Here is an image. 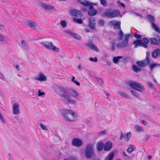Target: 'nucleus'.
Instances as JSON below:
<instances>
[{
  "label": "nucleus",
  "mask_w": 160,
  "mask_h": 160,
  "mask_svg": "<svg viewBox=\"0 0 160 160\" xmlns=\"http://www.w3.org/2000/svg\"><path fill=\"white\" fill-rule=\"evenodd\" d=\"M152 158V157L151 155H148L147 156V158L149 160H151Z\"/></svg>",
  "instance_id": "obj_60"
},
{
  "label": "nucleus",
  "mask_w": 160,
  "mask_h": 160,
  "mask_svg": "<svg viewBox=\"0 0 160 160\" xmlns=\"http://www.w3.org/2000/svg\"><path fill=\"white\" fill-rule=\"evenodd\" d=\"M4 77L3 75L1 73H0V78L2 79H4Z\"/></svg>",
  "instance_id": "obj_57"
},
{
  "label": "nucleus",
  "mask_w": 160,
  "mask_h": 160,
  "mask_svg": "<svg viewBox=\"0 0 160 160\" xmlns=\"http://www.w3.org/2000/svg\"><path fill=\"white\" fill-rule=\"evenodd\" d=\"M85 156L87 158H91L94 154L93 150V147L92 144H88L85 151Z\"/></svg>",
  "instance_id": "obj_7"
},
{
  "label": "nucleus",
  "mask_w": 160,
  "mask_h": 160,
  "mask_svg": "<svg viewBox=\"0 0 160 160\" xmlns=\"http://www.w3.org/2000/svg\"><path fill=\"white\" fill-rule=\"evenodd\" d=\"M112 147V143L110 141L107 142L104 146V149L106 151H108L111 149Z\"/></svg>",
  "instance_id": "obj_16"
},
{
  "label": "nucleus",
  "mask_w": 160,
  "mask_h": 160,
  "mask_svg": "<svg viewBox=\"0 0 160 160\" xmlns=\"http://www.w3.org/2000/svg\"><path fill=\"white\" fill-rule=\"evenodd\" d=\"M78 68L80 70H81L82 68V65L80 64H79L78 67Z\"/></svg>",
  "instance_id": "obj_62"
},
{
  "label": "nucleus",
  "mask_w": 160,
  "mask_h": 160,
  "mask_svg": "<svg viewBox=\"0 0 160 160\" xmlns=\"http://www.w3.org/2000/svg\"><path fill=\"white\" fill-rule=\"evenodd\" d=\"M148 85L150 87H152V84L151 82H149L148 83Z\"/></svg>",
  "instance_id": "obj_61"
},
{
  "label": "nucleus",
  "mask_w": 160,
  "mask_h": 160,
  "mask_svg": "<svg viewBox=\"0 0 160 160\" xmlns=\"http://www.w3.org/2000/svg\"><path fill=\"white\" fill-rule=\"evenodd\" d=\"M60 24L63 28H65L67 26V22L64 20H62L61 21Z\"/></svg>",
  "instance_id": "obj_36"
},
{
  "label": "nucleus",
  "mask_w": 160,
  "mask_h": 160,
  "mask_svg": "<svg viewBox=\"0 0 160 160\" xmlns=\"http://www.w3.org/2000/svg\"><path fill=\"white\" fill-rule=\"evenodd\" d=\"M73 82L75 83L78 86H79L80 85V83L76 80L74 81Z\"/></svg>",
  "instance_id": "obj_56"
},
{
  "label": "nucleus",
  "mask_w": 160,
  "mask_h": 160,
  "mask_svg": "<svg viewBox=\"0 0 160 160\" xmlns=\"http://www.w3.org/2000/svg\"><path fill=\"white\" fill-rule=\"evenodd\" d=\"M116 22L114 21H112L109 22V24L114 26Z\"/></svg>",
  "instance_id": "obj_53"
},
{
  "label": "nucleus",
  "mask_w": 160,
  "mask_h": 160,
  "mask_svg": "<svg viewBox=\"0 0 160 160\" xmlns=\"http://www.w3.org/2000/svg\"><path fill=\"white\" fill-rule=\"evenodd\" d=\"M114 44V43L112 44L111 47L112 50L113 51H114L115 50Z\"/></svg>",
  "instance_id": "obj_54"
},
{
  "label": "nucleus",
  "mask_w": 160,
  "mask_h": 160,
  "mask_svg": "<svg viewBox=\"0 0 160 160\" xmlns=\"http://www.w3.org/2000/svg\"><path fill=\"white\" fill-rule=\"evenodd\" d=\"M42 6L45 10H46L53 9L54 8L53 6L49 4H47L45 3H42Z\"/></svg>",
  "instance_id": "obj_15"
},
{
  "label": "nucleus",
  "mask_w": 160,
  "mask_h": 160,
  "mask_svg": "<svg viewBox=\"0 0 160 160\" xmlns=\"http://www.w3.org/2000/svg\"><path fill=\"white\" fill-rule=\"evenodd\" d=\"M150 40V43L152 45H158V41L156 38H151Z\"/></svg>",
  "instance_id": "obj_25"
},
{
  "label": "nucleus",
  "mask_w": 160,
  "mask_h": 160,
  "mask_svg": "<svg viewBox=\"0 0 160 160\" xmlns=\"http://www.w3.org/2000/svg\"><path fill=\"white\" fill-rule=\"evenodd\" d=\"M134 128L138 132H143V131L142 128L138 125H135L134 126Z\"/></svg>",
  "instance_id": "obj_34"
},
{
  "label": "nucleus",
  "mask_w": 160,
  "mask_h": 160,
  "mask_svg": "<svg viewBox=\"0 0 160 160\" xmlns=\"http://www.w3.org/2000/svg\"><path fill=\"white\" fill-rule=\"evenodd\" d=\"M70 14L74 16H78L82 15V13L81 11L77 10L75 9H72L70 11Z\"/></svg>",
  "instance_id": "obj_14"
},
{
  "label": "nucleus",
  "mask_w": 160,
  "mask_h": 160,
  "mask_svg": "<svg viewBox=\"0 0 160 160\" xmlns=\"http://www.w3.org/2000/svg\"><path fill=\"white\" fill-rule=\"evenodd\" d=\"M70 94L71 96L74 98H77L79 96L78 92L75 89H71L70 90Z\"/></svg>",
  "instance_id": "obj_19"
},
{
  "label": "nucleus",
  "mask_w": 160,
  "mask_h": 160,
  "mask_svg": "<svg viewBox=\"0 0 160 160\" xmlns=\"http://www.w3.org/2000/svg\"><path fill=\"white\" fill-rule=\"evenodd\" d=\"M107 133V131L106 130H103V131L100 132H99V134H105Z\"/></svg>",
  "instance_id": "obj_51"
},
{
  "label": "nucleus",
  "mask_w": 160,
  "mask_h": 160,
  "mask_svg": "<svg viewBox=\"0 0 160 160\" xmlns=\"http://www.w3.org/2000/svg\"><path fill=\"white\" fill-rule=\"evenodd\" d=\"M159 65L157 63H152L149 64V66L150 68V69L151 70L153 69L155 67H156L157 66H159Z\"/></svg>",
  "instance_id": "obj_39"
},
{
  "label": "nucleus",
  "mask_w": 160,
  "mask_h": 160,
  "mask_svg": "<svg viewBox=\"0 0 160 160\" xmlns=\"http://www.w3.org/2000/svg\"><path fill=\"white\" fill-rule=\"evenodd\" d=\"M114 153L113 152H111L106 158L105 160H112L114 156Z\"/></svg>",
  "instance_id": "obj_27"
},
{
  "label": "nucleus",
  "mask_w": 160,
  "mask_h": 160,
  "mask_svg": "<svg viewBox=\"0 0 160 160\" xmlns=\"http://www.w3.org/2000/svg\"><path fill=\"white\" fill-rule=\"evenodd\" d=\"M123 137V134L122 133L120 136V138L121 140H122Z\"/></svg>",
  "instance_id": "obj_63"
},
{
  "label": "nucleus",
  "mask_w": 160,
  "mask_h": 160,
  "mask_svg": "<svg viewBox=\"0 0 160 160\" xmlns=\"http://www.w3.org/2000/svg\"><path fill=\"white\" fill-rule=\"evenodd\" d=\"M73 21L75 22L79 23V24H82V21L81 19H78L76 18H73Z\"/></svg>",
  "instance_id": "obj_38"
},
{
  "label": "nucleus",
  "mask_w": 160,
  "mask_h": 160,
  "mask_svg": "<svg viewBox=\"0 0 160 160\" xmlns=\"http://www.w3.org/2000/svg\"><path fill=\"white\" fill-rule=\"evenodd\" d=\"M36 94L37 96L39 97H41L42 96L44 95L45 93L44 92H42L40 90H39Z\"/></svg>",
  "instance_id": "obj_40"
},
{
  "label": "nucleus",
  "mask_w": 160,
  "mask_h": 160,
  "mask_svg": "<svg viewBox=\"0 0 160 160\" xmlns=\"http://www.w3.org/2000/svg\"><path fill=\"white\" fill-rule=\"evenodd\" d=\"M39 126H40V128H42L43 130H47L48 128L45 126L43 124L40 123L39 124Z\"/></svg>",
  "instance_id": "obj_43"
},
{
  "label": "nucleus",
  "mask_w": 160,
  "mask_h": 160,
  "mask_svg": "<svg viewBox=\"0 0 160 160\" xmlns=\"http://www.w3.org/2000/svg\"><path fill=\"white\" fill-rule=\"evenodd\" d=\"M132 69L134 71L136 72H139L141 70L140 68L135 65H134L132 66Z\"/></svg>",
  "instance_id": "obj_35"
},
{
  "label": "nucleus",
  "mask_w": 160,
  "mask_h": 160,
  "mask_svg": "<svg viewBox=\"0 0 160 160\" xmlns=\"http://www.w3.org/2000/svg\"><path fill=\"white\" fill-rule=\"evenodd\" d=\"M131 136V132H129L127 133L126 135L124 136L125 140L126 141H128L130 139Z\"/></svg>",
  "instance_id": "obj_31"
},
{
  "label": "nucleus",
  "mask_w": 160,
  "mask_h": 160,
  "mask_svg": "<svg viewBox=\"0 0 160 160\" xmlns=\"http://www.w3.org/2000/svg\"><path fill=\"white\" fill-rule=\"evenodd\" d=\"M141 46L145 48H146L148 47V45H147V44H146V43H144L142 42V43H141Z\"/></svg>",
  "instance_id": "obj_50"
},
{
  "label": "nucleus",
  "mask_w": 160,
  "mask_h": 160,
  "mask_svg": "<svg viewBox=\"0 0 160 160\" xmlns=\"http://www.w3.org/2000/svg\"><path fill=\"white\" fill-rule=\"evenodd\" d=\"M158 56H160V49H156L152 52V57L154 58H156Z\"/></svg>",
  "instance_id": "obj_17"
},
{
  "label": "nucleus",
  "mask_w": 160,
  "mask_h": 160,
  "mask_svg": "<svg viewBox=\"0 0 160 160\" xmlns=\"http://www.w3.org/2000/svg\"><path fill=\"white\" fill-rule=\"evenodd\" d=\"M75 78L74 76H73L72 77V79L71 80V81L72 82H74V81H75Z\"/></svg>",
  "instance_id": "obj_64"
},
{
  "label": "nucleus",
  "mask_w": 160,
  "mask_h": 160,
  "mask_svg": "<svg viewBox=\"0 0 160 160\" xmlns=\"http://www.w3.org/2000/svg\"><path fill=\"white\" fill-rule=\"evenodd\" d=\"M21 43L22 47L24 49L27 51H28L29 50V46L24 40H22L21 41Z\"/></svg>",
  "instance_id": "obj_20"
},
{
  "label": "nucleus",
  "mask_w": 160,
  "mask_h": 160,
  "mask_svg": "<svg viewBox=\"0 0 160 160\" xmlns=\"http://www.w3.org/2000/svg\"><path fill=\"white\" fill-rule=\"evenodd\" d=\"M64 160H77L76 158L74 156L70 157L69 159H65Z\"/></svg>",
  "instance_id": "obj_49"
},
{
  "label": "nucleus",
  "mask_w": 160,
  "mask_h": 160,
  "mask_svg": "<svg viewBox=\"0 0 160 160\" xmlns=\"http://www.w3.org/2000/svg\"><path fill=\"white\" fill-rule=\"evenodd\" d=\"M118 3L121 6L123 7V8L125 7V6L124 4L122 2H121L120 1H118Z\"/></svg>",
  "instance_id": "obj_52"
},
{
  "label": "nucleus",
  "mask_w": 160,
  "mask_h": 160,
  "mask_svg": "<svg viewBox=\"0 0 160 160\" xmlns=\"http://www.w3.org/2000/svg\"><path fill=\"white\" fill-rule=\"evenodd\" d=\"M131 36L130 34H127L125 35L124 40L121 43H119L116 44V47L117 48H121L127 47L128 44L129 38Z\"/></svg>",
  "instance_id": "obj_6"
},
{
  "label": "nucleus",
  "mask_w": 160,
  "mask_h": 160,
  "mask_svg": "<svg viewBox=\"0 0 160 160\" xmlns=\"http://www.w3.org/2000/svg\"><path fill=\"white\" fill-rule=\"evenodd\" d=\"M72 145L76 146L79 147L81 146L82 144V140L78 138H74L72 142Z\"/></svg>",
  "instance_id": "obj_12"
},
{
  "label": "nucleus",
  "mask_w": 160,
  "mask_h": 160,
  "mask_svg": "<svg viewBox=\"0 0 160 160\" xmlns=\"http://www.w3.org/2000/svg\"><path fill=\"white\" fill-rule=\"evenodd\" d=\"M134 36L135 38H136L137 39L141 38L142 37V36L141 35L138 34L136 33H134Z\"/></svg>",
  "instance_id": "obj_47"
},
{
  "label": "nucleus",
  "mask_w": 160,
  "mask_h": 160,
  "mask_svg": "<svg viewBox=\"0 0 160 160\" xmlns=\"http://www.w3.org/2000/svg\"><path fill=\"white\" fill-rule=\"evenodd\" d=\"M131 92H132V94L135 97L137 98L139 97V95L138 94L136 91L132 90L131 91Z\"/></svg>",
  "instance_id": "obj_44"
},
{
  "label": "nucleus",
  "mask_w": 160,
  "mask_h": 160,
  "mask_svg": "<svg viewBox=\"0 0 160 160\" xmlns=\"http://www.w3.org/2000/svg\"><path fill=\"white\" fill-rule=\"evenodd\" d=\"M134 148V147L133 146H131L128 148L127 149V151L129 152H131L133 151Z\"/></svg>",
  "instance_id": "obj_41"
},
{
  "label": "nucleus",
  "mask_w": 160,
  "mask_h": 160,
  "mask_svg": "<svg viewBox=\"0 0 160 160\" xmlns=\"http://www.w3.org/2000/svg\"><path fill=\"white\" fill-rule=\"evenodd\" d=\"M34 79L36 80L41 82L45 81L47 80V77L41 72L39 73L38 76L35 77Z\"/></svg>",
  "instance_id": "obj_9"
},
{
  "label": "nucleus",
  "mask_w": 160,
  "mask_h": 160,
  "mask_svg": "<svg viewBox=\"0 0 160 160\" xmlns=\"http://www.w3.org/2000/svg\"><path fill=\"white\" fill-rule=\"evenodd\" d=\"M4 40V38L0 35V42Z\"/></svg>",
  "instance_id": "obj_58"
},
{
  "label": "nucleus",
  "mask_w": 160,
  "mask_h": 160,
  "mask_svg": "<svg viewBox=\"0 0 160 160\" xmlns=\"http://www.w3.org/2000/svg\"><path fill=\"white\" fill-rule=\"evenodd\" d=\"M147 17L149 20L152 22V23L155 22V19L153 16L150 14H148L147 15Z\"/></svg>",
  "instance_id": "obj_33"
},
{
  "label": "nucleus",
  "mask_w": 160,
  "mask_h": 160,
  "mask_svg": "<svg viewBox=\"0 0 160 160\" xmlns=\"http://www.w3.org/2000/svg\"><path fill=\"white\" fill-rule=\"evenodd\" d=\"M101 3L104 6H107V1L106 0H100Z\"/></svg>",
  "instance_id": "obj_45"
},
{
  "label": "nucleus",
  "mask_w": 160,
  "mask_h": 160,
  "mask_svg": "<svg viewBox=\"0 0 160 160\" xmlns=\"http://www.w3.org/2000/svg\"><path fill=\"white\" fill-rule=\"evenodd\" d=\"M40 43L48 49L52 50L57 52H58L60 51L59 49L56 46H53L52 43L51 42H41Z\"/></svg>",
  "instance_id": "obj_8"
},
{
  "label": "nucleus",
  "mask_w": 160,
  "mask_h": 160,
  "mask_svg": "<svg viewBox=\"0 0 160 160\" xmlns=\"http://www.w3.org/2000/svg\"><path fill=\"white\" fill-rule=\"evenodd\" d=\"M152 28L158 32H160V29L158 26L154 22H152Z\"/></svg>",
  "instance_id": "obj_24"
},
{
  "label": "nucleus",
  "mask_w": 160,
  "mask_h": 160,
  "mask_svg": "<svg viewBox=\"0 0 160 160\" xmlns=\"http://www.w3.org/2000/svg\"><path fill=\"white\" fill-rule=\"evenodd\" d=\"M120 25V22L119 21H117L116 22L115 24H114V28L115 29H119L120 30V29H121Z\"/></svg>",
  "instance_id": "obj_32"
},
{
  "label": "nucleus",
  "mask_w": 160,
  "mask_h": 160,
  "mask_svg": "<svg viewBox=\"0 0 160 160\" xmlns=\"http://www.w3.org/2000/svg\"><path fill=\"white\" fill-rule=\"evenodd\" d=\"M142 41L146 44H148L149 42L148 39L146 38H144L142 39Z\"/></svg>",
  "instance_id": "obj_46"
},
{
  "label": "nucleus",
  "mask_w": 160,
  "mask_h": 160,
  "mask_svg": "<svg viewBox=\"0 0 160 160\" xmlns=\"http://www.w3.org/2000/svg\"><path fill=\"white\" fill-rule=\"evenodd\" d=\"M55 90L58 94L62 99L69 103L74 104L75 101L71 98L69 95L66 92V89L63 87L58 85H56L55 87Z\"/></svg>",
  "instance_id": "obj_1"
},
{
  "label": "nucleus",
  "mask_w": 160,
  "mask_h": 160,
  "mask_svg": "<svg viewBox=\"0 0 160 160\" xmlns=\"http://www.w3.org/2000/svg\"><path fill=\"white\" fill-rule=\"evenodd\" d=\"M142 41L141 40H135L133 42V44L134 45V48H136L138 47L141 46Z\"/></svg>",
  "instance_id": "obj_22"
},
{
  "label": "nucleus",
  "mask_w": 160,
  "mask_h": 160,
  "mask_svg": "<svg viewBox=\"0 0 160 160\" xmlns=\"http://www.w3.org/2000/svg\"><path fill=\"white\" fill-rule=\"evenodd\" d=\"M141 122L142 124L145 125H146L147 124V122L145 121L142 120Z\"/></svg>",
  "instance_id": "obj_59"
},
{
  "label": "nucleus",
  "mask_w": 160,
  "mask_h": 160,
  "mask_svg": "<svg viewBox=\"0 0 160 160\" xmlns=\"http://www.w3.org/2000/svg\"><path fill=\"white\" fill-rule=\"evenodd\" d=\"M89 60L92 62H96L98 61L97 58L96 57L94 58H89Z\"/></svg>",
  "instance_id": "obj_48"
},
{
  "label": "nucleus",
  "mask_w": 160,
  "mask_h": 160,
  "mask_svg": "<svg viewBox=\"0 0 160 160\" xmlns=\"http://www.w3.org/2000/svg\"><path fill=\"white\" fill-rule=\"evenodd\" d=\"M152 28L158 32H160V29L158 26L154 22H152Z\"/></svg>",
  "instance_id": "obj_23"
},
{
  "label": "nucleus",
  "mask_w": 160,
  "mask_h": 160,
  "mask_svg": "<svg viewBox=\"0 0 160 160\" xmlns=\"http://www.w3.org/2000/svg\"><path fill=\"white\" fill-rule=\"evenodd\" d=\"M78 2L80 3L82 5L85 6H88L90 10L88 13L90 16H93L95 15L97 13V11L93 9V7L92 6V4L89 2L84 1L81 2V0H78Z\"/></svg>",
  "instance_id": "obj_4"
},
{
  "label": "nucleus",
  "mask_w": 160,
  "mask_h": 160,
  "mask_svg": "<svg viewBox=\"0 0 160 160\" xmlns=\"http://www.w3.org/2000/svg\"><path fill=\"white\" fill-rule=\"evenodd\" d=\"M15 68L18 70H20V68L18 65H16L15 66Z\"/></svg>",
  "instance_id": "obj_55"
},
{
  "label": "nucleus",
  "mask_w": 160,
  "mask_h": 160,
  "mask_svg": "<svg viewBox=\"0 0 160 160\" xmlns=\"http://www.w3.org/2000/svg\"><path fill=\"white\" fill-rule=\"evenodd\" d=\"M136 63L140 67H144L146 65L145 61H137Z\"/></svg>",
  "instance_id": "obj_29"
},
{
  "label": "nucleus",
  "mask_w": 160,
  "mask_h": 160,
  "mask_svg": "<svg viewBox=\"0 0 160 160\" xmlns=\"http://www.w3.org/2000/svg\"><path fill=\"white\" fill-rule=\"evenodd\" d=\"M120 14V12L118 10H112L110 9H106L104 13L102 14V16L103 17H108L109 18H113L118 16Z\"/></svg>",
  "instance_id": "obj_3"
},
{
  "label": "nucleus",
  "mask_w": 160,
  "mask_h": 160,
  "mask_svg": "<svg viewBox=\"0 0 160 160\" xmlns=\"http://www.w3.org/2000/svg\"><path fill=\"white\" fill-rule=\"evenodd\" d=\"M96 21L94 18L91 17L89 18L88 25L92 29L94 28L95 26Z\"/></svg>",
  "instance_id": "obj_13"
},
{
  "label": "nucleus",
  "mask_w": 160,
  "mask_h": 160,
  "mask_svg": "<svg viewBox=\"0 0 160 160\" xmlns=\"http://www.w3.org/2000/svg\"><path fill=\"white\" fill-rule=\"evenodd\" d=\"M68 34L72 36L74 38L78 40H80L81 38V36L78 34L73 33L69 31H67L66 32Z\"/></svg>",
  "instance_id": "obj_18"
},
{
  "label": "nucleus",
  "mask_w": 160,
  "mask_h": 160,
  "mask_svg": "<svg viewBox=\"0 0 160 160\" xmlns=\"http://www.w3.org/2000/svg\"><path fill=\"white\" fill-rule=\"evenodd\" d=\"M26 24L32 29L36 30L37 27V23L34 21L28 20L26 22Z\"/></svg>",
  "instance_id": "obj_10"
},
{
  "label": "nucleus",
  "mask_w": 160,
  "mask_h": 160,
  "mask_svg": "<svg viewBox=\"0 0 160 160\" xmlns=\"http://www.w3.org/2000/svg\"><path fill=\"white\" fill-rule=\"evenodd\" d=\"M13 113L15 115H18L20 113L19 105L17 103H14L13 105Z\"/></svg>",
  "instance_id": "obj_11"
},
{
  "label": "nucleus",
  "mask_w": 160,
  "mask_h": 160,
  "mask_svg": "<svg viewBox=\"0 0 160 160\" xmlns=\"http://www.w3.org/2000/svg\"><path fill=\"white\" fill-rule=\"evenodd\" d=\"M128 84L132 88L140 92H142L144 88L141 84L134 82L131 81L128 82Z\"/></svg>",
  "instance_id": "obj_5"
},
{
  "label": "nucleus",
  "mask_w": 160,
  "mask_h": 160,
  "mask_svg": "<svg viewBox=\"0 0 160 160\" xmlns=\"http://www.w3.org/2000/svg\"><path fill=\"white\" fill-rule=\"evenodd\" d=\"M62 115L64 119L68 122L74 121L78 119V114L71 110H64L62 112Z\"/></svg>",
  "instance_id": "obj_2"
},
{
  "label": "nucleus",
  "mask_w": 160,
  "mask_h": 160,
  "mask_svg": "<svg viewBox=\"0 0 160 160\" xmlns=\"http://www.w3.org/2000/svg\"><path fill=\"white\" fill-rule=\"evenodd\" d=\"M87 46L91 49L97 52H99L98 48L93 44L89 43L87 44Z\"/></svg>",
  "instance_id": "obj_21"
},
{
  "label": "nucleus",
  "mask_w": 160,
  "mask_h": 160,
  "mask_svg": "<svg viewBox=\"0 0 160 160\" xmlns=\"http://www.w3.org/2000/svg\"><path fill=\"white\" fill-rule=\"evenodd\" d=\"M123 36V33L121 29H120L118 34V39L119 40H121L122 39Z\"/></svg>",
  "instance_id": "obj_26"
},
{
  "label": "nucleus",
  "mask_w": 160,
  "mask_h": 160,
  "mask_svg": "<svg viewBox=\"0 0 160 160\" xmlns=\"http://www.w3.org/2000/svg\"><path fill=\"white\" fill-rule=\"evenodd\" d=\"M122 58V56H117L114 57L113 58V61L115 64L118 63L120 59Z\"/></svg>",
  "instance_id": "obj_30"
},
{
  "label": "nucleus",
  "mask_w": 160,
  "mask_h": 160,
  "mask_svg": "<svg viewBox=\"0 0 160 160\" xmlns=\"http://www.w3.org/2000/svg\"><path fill=\"white\" fill-rule=\"evenodd\" d=\"M103 147V144L102 142H99L97 145V148L98 151H101Z\"/></svg>",
  "instance_id": "obj_28"
},
{
  "label": "nucleus",
  "mask_w": 160,
  "mask_h": 160,
  "mask_svg": "<svg viewBox=\"0 0 160 160\" xmlns=\"http://www.w3.org/2000/svg\"><path fill=\"white\" fill-rule=\"evenodd\" d=\"M98 23L100 25L102 26H103L104 25V21L102 19L99 20L98 21Z\"/></svg>",
  "instance_id": "obj_42"
},
{
  "label": "nucleus",
  "mask_w": 160,
  "mask_h": 160,
  "mask_svg": "<svg viewBox=\"0 0 160 160\" xmlns=\"http://www.w3.org/2000/svg\"><path fill=\"white\" fill-rule=\"evenodd\" d=\"M119 94L120 95L122 96L125 98H129L128 95L124 92H119Z\"/></svg>",
  "instance_id": "obj_37"
}]
</instances>
